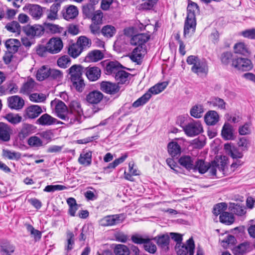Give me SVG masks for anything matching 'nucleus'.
Returning <instances> with one entry per match:
<instances>
[{
	"mask_svg": "<svg viewBox=\"0 0 255 255\" xmlns=\"http://www.w3.org/2000/svg\"><path fill=\"white\" fill-rule=\"evenodd\" d=\"M220 222L227 225H230L234 221V217L232 213L227 212L222 213L220 216Z\"/></svg>",
	"mask_w": 255,
	"mask_h": 255,
	"instance_id": "nucleus-45",
	"label": "nucleus"
},
{
	"mask_svg": "<svg viewBox=\"0 0 255 255\" xmlns=\"http://www.w3.org/2000/svg\"><path fill=\"white\" fill-rule=\"evenodd\" d=\"M204 112V108L202 105H196L191 109L190 113L192 117L199 119L202 117Z\"/></svg>",
	"mask_w": 255,
	"mask_h": 255,
	"instance_id": "nucleus-41",
	"label": "nucleus"
},
{
	"mask_svg": "<svg viewBox=\"0 0 255 255\" xmlns=\"http://www.w3.org/2000/svg\"><path fill=\"white\" fill-rule=\"evenodd\" d=\"M69 110L77 115L83 116V111L80 103L78 101H72L69 105Z\"/></svg>",
	"mask_w": 255,
	"mask_h": 255,
	"instance_id": "nucleus-39",
	"label": "nucleus"
},
{
	"mask_svg": "<svg viewBox=\"0 0 255 255\" xmlns=\"http://www.w3.org/2000/svg\"><path fill=\"white\" fill-rule=\"evenodd\" d=\"M90 39L84 36H80L77 41V45L79 48L89 47L91 46Z\"/></svg>",
	"mask_w": 255,
	"mask_h": 255,
	"instance_id": "nucleus-52",
	"label": "nucleus"
},
{
	"mask_svg": "<svg viewBox=\"0 0 255 255\" xmlns=\"http://www.w3.org/2000/svg\"><path fill=\"white\" fill-rule=\"evenodd\" d=\"M252 250V247L251 244L248 242H245L234 247L232 252L234 255H244Z\"/></svg>",
	"mask_w": 255,
	"mask_h": 255,
	"instance_id": "nucleus-16",
	"label": "nucleus"
},
{
	"mask_svg": "<svg viewBox=\"0 0 255 255\" xmlns=\"http://www.w3.org/2000/svg\"><path fill=\"white\" fill-rule=\"evenodd\" d=\"M198 5L191 2L187 6V15L185 21L184 34V35L190 36L195 31L196 26V14L199 13Z\"/></svg>",
	"mask_w": 255,
	"mask_h": 255,
	"instance_id": "nucleus-1",
	"label": "nucleus"
},
{
	"mask_svg": "<svg viewBox=\"0 0 255 255\" xmlns=\"http://www.w3.org/2000/svg\"><path fill=\"white\" fill-rule=\"evenodd\" d=\"M62 49H36L37 54L41 57H46L48 54H57L60 52Z\"/></svg>",
	"mask_w": 255,
	"mask_h": 255,
	"instance_id": "nucleus-48",
	"label": "nucleus"
},
{
	"mask_svg": "<svg viewBox=\"0 0 255 255\" xmlns=\"http://www.w3.org/2000/svg\"><path fill=\"white\" fill-rule=\"evenodd\" d=\"M158 246L162 249H168L170 237L167 234L158 235L154 238Z\"/></svg>",
	"mask_w": 255,
	"mask_h": 255,
	"instance_id": "nucleus-31",
	"label": "nucleus"
},
{
	"mask_svg": "<svg viewBox=\"0 0 255 255\" xmlns=\"http://www.w3.org/2000/svg\"><path fill=\"white\" fill-rule=\"evenodd\" d=\"M104 57L103 53L99 50H94L90 52L86 57L87 61L90 62H97Z\"/></svg>",
	"mask_w": 255,
	"mask_h": 255,
	"instance_id": "nucleus-34",
	"label": "nucleus"
},
{
	"mask_svg": "<svg viewBox=\"0 0 255 255\" xmlns=\"http://www.w3.org/2000/svg\"><path fill=\"white\" fill-rule=\"evenodd\" d=\"M62 16L66 20L75 18L78 15V10L76 6L70 5L64 7L61 11Z\"/></svg>",
	"mask_w": 255,
	"mask_h": 255,
	"instance_id": "nucleus-11",
	"label": "nucleus"
},
{
	"mask_svg": "<svg viewBox=\"0 0 255 255\" xmlns=\"http://www.w3.org/2000/svg\"><path fill=\"white\" fill-rule=\"evenodd\" d=\"M80 164L85 166H89L92 163V152H87L83 154H81L78 159Z\"/></svg>",
	"mask_w": 255,
	"mask_h": 255,
	"instance_id": "nucleus-38",
	"label": "nucleus"
},
{
	"mask_svg": "<svg viewBox=\"0 0 255 255\" xmlns=\"http://www.w3.org/2000/svg\"><path fill=\"white\" fill-rule=\"evenodd\" d=\"M219 120V116L215 111H208L204 116V121L207 125L214 126Z\"/></svg>",
	"mask_w": 255,
	"mask_h": 255,
	"instance_id": "nucleus-24",
	"label": "nucleus"
},
{
	"mask_svg": "<svg viewBox=\"0 0 255 255\" xmlns=\"http://www.w3.org/2000/svg\"><path fill=\"white\" fill-rule=\"evenodd\" d=\"M132 76L131 74L121 69L114 77L118 84H125L129 83Z\"/></svg>",
	"mask_w": 255,
	"mask_h": 255,
	"instance_id": "nucleus-20",
	"label": "nucleus"
},
{
	"mask_svg": "<svg viewBox=\"0 0 255 255\" xmlns=\"http://www.w3.org/2000/svg\"><path fill=\"white\" fill-rule=\"evenodd\" d=\"M50 68L47 66H43L38 70L36 73V78L38 81H41L49 77Z\"/></svg>",
	"mask_w": 255,
	"mask_h": 255,
	"instance_id": "nucleus-40",
	"label": "nucleus"
},
{
	"mask_svg": "<svg viewBox=\"0 0 255 255\" xmlns=\"http://www.w3.org/2000/svg\"><path fill=\"white\" fill-rule=\"evenodd\" d=\"M221 134L225 140H233L234 138L232 126L229 123H225L222 128Z\"/></svg>",
	"mask_w": 255,
	"mask_h": 255,
	"instance_id": "nucleus-28",
	"label": "nucleus"
},
{
	"mask_svg": "<svg viewBox=\"0 0 255 255\" xmlns=\"http://www.w3.org/2000/svg\"><path fill=\"white\" fill-rule=\"evenodd\" d=\"M36 127L31 124H24L19 128L18 136L20 140H22L31 134L35 133Z\"/></svg>",
	"mask_w": 255,
	"mask_h": 255,
	"instance_id": "nucleus-12",
	"label": "nucleus"
},
{
	"mask_svg": "<svg viewBox=\"0 0 255 255\" xmlns=\"http://www.w3.org/2000/svg\"><path fill=\"white\" fill-rule=\"evenodd\" d=\"M60 6L59 3H53L47 11V19L51 21L58 19V12L60 8Z\"/></svg>",
	"mask_w": 255,
	"mask_h": 255,
	"instance_id": "nucleus-26",
	"label": "nucleus"
},
{
	"mask_svg": "<svg viewBox=\"0 0 255 255\" xmlns=\"http://www.w3.org/2000/svg\"><path fill=\"white\" fill-rule=\"evenodd\" d=\"M151 97V95L147 92L133 103L132 107L136 108L143 106L148 102Z\"/></svg>",
	"mask_w": 255,
	"mask_h": 255,
	"instance_id": "nucleus-36",
	"label": "nucleus"
},
{
	"mask_svg": "<svg viewBox=\"0 0 255 255\" xmlns=\"http://www.w3.org/2000/svg\"><path fill=\"white\" fill-rule=\"evenodd\" d=\"M94 4L91 2V3H88L84 5L82 7L83 14L87 17L92 16L94 10V8L93 6Z\"/></svg>",
	"mask_w": 255,
	"mask_h": 255,
	"instance_id": "nucleus-57",
	"label": "nucleus"
},
{
	"mask_svg": "<svg viewBox=\"0 0 255 255\" xmlns=\"http://www.w3.org/2000/svg\"><path fill=\"white\" fill-rule=\"evenodd\" d=\"M44 25L48 31L52 33H60L64 31L63 27L57 24L51 23H44Z\"/></svg>",
	"mask_w": 255,
	"mask_h": 255,
	"instance_id": "nucleus-47",
	"label": "nucleus"
},
{
	"mask_svg": "<svg viewBox=\"0 0 255 255\" xmlns=\"http://www.w3.org/2000/svg\"><path fill=\"white\" fill-rule=\"evenodd\" d=\"M194 166V167L192 169L193 171H198L199 173L203 174L208 171L209 167V163L205 162L202 159H198L195 162Z\"/></svg>",
	"mask_w": 255,
	"mask_h": 255,
	"instance_id": "nucleus-30",
	"label": "nucleus"
},
{
	"mask_svg": "<svg viewBox=\"0 0 255 255\" xmlns=\"http://www.w3.org/2000/svg\"><path fill=\"white\" fill-rule=\"evenodd\" d=\"M42 113V110L40 106L32 105L25 109L24 117L26 118L34 119L38 117Z\"/></svg>",
	"mask_w": 255,
	"mask_h": 255,
	"instance_id": "nucleus-13",
	"label": "nucleus"
},
{
	"mask_svg": "<svg viewBox=\"0 0 255 255\" xmlns=\"http://www.w3.org/2000/svg\"><path fill=\"white\" fill-rule=\"evenodd\" d=\"M114 253L116 255H129L130 251L126 245L119 244L115 247Z\"/></svg>",
	"mask_w": 255,
	"mask_h": 255,
	"instance_id": "nucleus-46",
	"label": "nucleus"
},
{
	"mask_svg": "<svg viewBox=\"0 0 255 255\" xmlns=\"http://www.w3.org/2000/svg\"><path fill=\"white\" fill-rule=\"evenodd\" d=\"M23 10L28 11L33 18L37 19H39L43 14L42 8L37 4L26 5L23 7Z\"/></svg>",
	"mask_w": 255,
	"mask_h": 255,
	"instance_id": "nucleus-9",
	"label": "nucleus"
},
{
	"mask_svg": "<svg viewBox=\"0 0 255 255\" xmlns=\"http://www.w3.org/2000/svg\"><path fill=\"white\" fill-rule=\"evenodd\" d=\"M145 1L141 3L140 5V8L142 9L147 10L151 9L153 6L157 3L156 0H144Z\"/></svg>",
	"mask_w": 255,
	"mask_h": 255,
	"instance_id": "nucleus-64",
	"label": "nucleus"
},
{
	"mask_svg": "<svg viewBox=\"0 0 255 255\" xmlns=\"http://www.w3.org/2000/svg\"><path fill=\"white\" fill-rule=\"evenodd\" d=\"M11 128L6 124L0 122V140L4 141H8L10 139Z\"/></svg>",
	"mask_w": 255,
	"mask_h": 255,
	"instance_id": "nucleus-19",
	"label": "nucleus"
},
{
	"mask_svg": "<svg viewBox=\"0 0 255 255\" xmlns=\"http://www.w3.org/2000/svg\"><path fill=\"white\" fill-rule=\"evenodd\" d=\"M144 249L151 254H154L156 251V246L152 243L149 239H146V241L144 244Z\"/></svg>",
	"mask_w": 255,
	"mask_h": 255,
	"instance_id": "nucleus-60",
	"label": "nucleus"
},
{
	"mask_svg": "<svg viewBox=\"0 0 255 255\" xmlns=\"http://www.w3.org/2000/svg\"><path fill=\"white\" fill-rule=\"evenodd\" d=\"M232 67L240 71H248L252 70L253 65L248 58L243 57L240 55H235L232 63Z\"/></svg>",
	"mask_w": 255,
	"mask_h": 255,
	"instance_id": "nucleus-2",
	"label": "nucleus"
},
{
	"mask_svg": "<svg viewBox=\"0 0 255 255\" xmlns=\"http://www.w3.org/2000/svg\"><path fill=\"white\" fill-rule=\"evenodd\" d=\"M82 117V116L77 115L68 110L67 113L64 115L62 120L64 121L65 122V124L67 125L79 124L81 123Z\"/></svg>",
	"mask_w": 255,
	"mask_h": 255,
	"instance_id": "nucleus-10",
	"label": "nucleus"
},
{
	"mask_svg": "<svg viewBox=\"0 0 255 255\" xmlns=\"http://www.w3.org/2000/svg\"><path fill=\"white\" fill-rule=\"evenodd\" d=\"M36 124L42 126H50L59 124L57 120L48 114H44L36 121Z\"/></svg>",
	"mask_w": 255,
	"mask_h": 255,
	"instance_id": "nucleus-15",
	"label": "nucleus"
},
{
	"mask_svg": "<svg viewBox=\"0 0 255 255\" xmlns=\"http://www.w3.org/2000/svg\"><path fill=\"white\" fill-rule=\"evenodd\" d=\"M191 71L198 75L207 74L208 72V67L207 62L200 60L194 65L192 66Z\"/></svg>",
	"mask_w": 255,
	"mask_h": 255,
	"instance_id": "nucleus-17",
	"label": "nucleus"
},
{
	"mask_svg": "<svg viewBox=\"0 0 255 255\" xmlns=\"http://www.w3.org/2000/svg\"><path fill=\"white\" fill-rule=\"evenodd\" d=\"M51 106L56 116L62 120L68 110L65 103L58 99H55L51 102Z\"/></svg>",
	"mask_w": 255,
	"mask_h": 255,
	"instance_id": "nucleus-6",
	"label": "nucleus"
},
{
	"mask_svg": "<svg viewBox=\"0 0 255 255\" xmlns=\"http://www.w3.org/2000/svg\"><path fill=\"white\" fill-rule=\"evenodd\" d=\"M14 247L5 239H0V253L1 255H11L14 252Z\"/></svg>",
	"mask_w": 255,
	"mask_h": 255,
	"instance_id": "nucleus-18",
	"label": "nucleus"
},
{
	"mask_svg": "<svg viewBox=\"0 0 255 255\" xmlns=\"http://www.w3.org/2000/svg\"><path fill=\"white\" fill-rule=\"evenodd\" d=\"M150 35L147 33H140L132 36L130 40L131 45L142 48L149 39Z\"/></svg>",
	"mask_w": 255,
	"mask_h": 255,
	"instance_id": "nucleus-8",
	"label": "nucleus"
},
{
	"mask_svg": "<svg viewBox=\"0 0 255 255\" xmlns=\"http://www.w3.org/2000/svg\"><path fill=\"white\" fill-rule=\"evenodd\" d=\"M39 136L42 138L50 141L54 137V133L52 130L48 129L43 131L39 133Z\"/></svg>",
	"mask_w": 255,
	"mask_h": 255,
	"instance_id": "nucleus-61",
	"label": "nucleus"
},
{
	"mask_svg": "<svg viewBox=\"0 0 255 255\" xmlns=\"http://www.w3.org/2000/svg\"><path fill=\"white\" fill-rule=\"evenodd\" d=\"M234 57L231 52H224L221 55V60L223 64L227 65L230 63L232 64Z\"/></svg>",
	"mask_w": 255,
	"mask_h": 255,
	"instance_id": "nucleus-50",
	"label": "nucleus"
},
{
	"mask_svg": "<svg viewBox=\"0 0 255 255\" xmlns=\"http://www.w3.org/2000/svg\"><path fill=\"white\" fill-rule=\"evenodd\" d=\"M49 77L53 79L60 80L63 78V73L59 70L50 68Z\"/></svg>",
	"mask_w": 255,
	"mask_h": 255,
	"instance_id": "nucleus-59",
	"label": "nucleus"
},
{
	"mask_svg": "<svg viewBox=\"0 0 255 255\" xmlns=\"http://www.w3.org/2000/svg\"><path fill=\"white\" fill-rule=\"evenodd\" d=\"M28 145L32 147L39 148L43 146V142L39 137L33 135L30 137L27 141Z\"/></svg>",
	"mask_w": 255,
	"mask_h": 255,
	"instance_id": "nucleus-44",
	"label": "nucleus"
},
{
	"mask_svg": "<svg viewBox=\"0 0 255 255\" xmlns=\"http://www.w3.org/2000/svg\"><path fill=\"white\" fill-rule=\"evenodd\" d=\"M146 53V49H133L128 56L132 62L140 65L141 64L142 59Z\"/></svg>",
	"mask_w": 255,
	"mask_h": 255,
	"instance_id": "nucleus-14",
	"label": "nucleus"
},
{
	"mask_svg": "<svg viewBox=\"0 0 255 255\" xmlns=\"http://www.w3.org/2000/svg\"><path fill=\"white\" fill-rule=\"evenodd\" d=\"M100 89L107 94H115L119 89L116 84L107 81H103L100 84Z\"/></svg>",
	"mask_w": 255,
	"mask_h": 255,
	"instance_id": "nucleus-23",
	"label": "nucleus"
},
{
	"mask_svg": "<svg viewBox=\"0 0 255 255\" xmlns=\"http://www.w3.org/2000/svg\"><path fill=\"white\" fill-rule=\"evenodd\" d=\"M29 99L33 102L40 103L45 100L46 97L43 94L33 93L29 96Z\"/></svg>",
	"mask_w": 255,
	"mask_h": 255,
	"instance_id": "nucleus-58",
	"label": "nucleus"
},
{
	"mask_svg": "<svg viewBox=\"0 0 255 255\" xmlns=\"http://www.w3.org/2000/svg\"><path fill=\"white\" fill-rule=\"evenodd\" d=\"M23 30L27 35L32 37L40 36L44 32V27L39 24L27 25L23 27Z\"/></svg>",
	"mask_w": 255,
	"mask_h": 255,
	"instance_id": "nucleus-7",
	"label": "nucleus"
},
{
	"mask_svg": "<svg viewBox=\"0 0 255 255\" xmlns=\"http://www.w3.org/2000/svg\"><path fill=\"white\" fill-rule=\"evenodd\" d=\"M231 211L239 216H242L246 214V207L243 205L232 203L230 206Z\"/></svg>",
	"mask_w": 255,
	"mask_h": 255,
	"instance_id": "nucleus-35",
	"label": "nucleus"
},
{
	"mask_svg": "<svg viewBox=\"0 0 255 255\" xmlns=\"http://www.w3.org/2000/svg\"><path fill=\"white\" fill-rule=\"evenodd\" d=\"M71 63V60L67 55H64L57 60V65L62 68H67Z\"/></svg>",
	"mask_w": 255,
	"mask_h": 255,
	"instance_id": "nucleus-53",
	"label": "nucleus"
},
{
	"mask_svg": "<svg viewBox=\"0 0 255 255\" xmlns=\"http://www.w3.org/2000/svg\"><path fill=\"white\" fill-rule=\"evenodd\" d=\"M101 32L104 36L107 38H111L116 34V29L112 25H106L103 27Z\"/></svg>",
	"mask_w": 255,
	"mask_h": 255,
	"instance_id": "nucleus-42",
	"label": "nucleus"
},
{
	"mask_svg": "<svg viewBox=\"0 0 255 255\" xmlns=\"http://www.w3.org/2000/svg\"><path fill=\"white\" fill-rule=\"evenodd\" d=\"M103 94L99 91H93L86 96L87 101L93 105L99 103L103 98Z\"/></svg>",
	"mask_w": 255,
	"mask_h": 255,
	"instance_id": "nucleus-21",
	"label": "nucleus"
},
{
	"mask_svg": "<svg viewBox=\"0 0 255 255\" xmlns=\"http://www.w3.org/2000/svg\"><path fill=\"white\" fill-rule=\"evenodd\" d=\"M194 249L195 244L192 238L188 240L186 245L179 244L175 246V250L178 255H193Z\"/></svg>",
	"mask_w": 255,
	"mask_h": 255,
	"instance_id": "nucleus-5",
	"label": "nucleus"
},
{
	"mask_svg": "<svg viewBox=\"0 0 255 255\" xmlns=\"http://www.w3.org/2000/svg\"><path fill=\"white\" fill-rule=\"evenodd\" d=\"M63 42L59 37H52L47 43L46 46L44 48H62Z\"/></svg>",
	"mask_w": 255,
	"mask_h": 255,
	"instance_id": "nucleus-43",
	"label": "nucleus"
},
{
	"mask_svg": "<svg viewBox=\"0 0 255 255\" xmlns=\"http://www.w3.org/2000/svg\"><path fill=\"white\" fill-rule=\"evenodd\" d=\"M27 229L30 232L31 235H33L35 241L39 240L41 239V233L39 231L35 230L31 225H28Z\"/></svg>",
	"mask_w": 255,
	"mask_h": 255,
	"instance_id": "nucleus-62",
	"label": "nucleus"
},
{
	"mask_svg": "<svg viewBox=\"0 0 255 255\" xmlns=\"http://www.w3.org/2000/svg\"><path fill=\"white\" fill-rule=\"evenodd\" d=\"M69 71L71 81H75L77 80V78L82 77V67L81 65H74L69 68Z\"/></svg>",
	"mask_w": 255,
	"mask_h": 255,
	"instance_id": "nucleus-29",
	"label": "nucleus"
},
{
	"mask_svg": "<svg viewBox=\"0 0 255 255\" xmlns=\"http://www.w3.org/2000/svg\"><path fill=\"white\" fill-rule=\"evenodd\" d=\"M35 82L31 78L28 79L27 81L24 84L21 91L23 93H29L34 88Z\"/></svg>",
	"mask_w": 255,
	"mask_h": 255,
	"instance_id": "nucleus-49",
	"label": "nucleus"
},
{
	"mask_svg": "<svg viewBox=\"0 0 255 255\" xmlns=\"http://www.w3.org/2000/svg\"><path fill=\"white\" fill-rule=\"evenodd\" d=\"M168 83L164 82L160 83H158L154 86L151 87L148 91V93H149L151 95H156L161 92H162L167 86Z\"/></svg>",
	"mask_w": 255,
	"mask_h": 255,
	"instance_id": "nucleus-37",
	"label": "nucleus"
},
{
	"mask_svg": "<svg viewBox=\"0 0 255 255\" xmlns=\"http://www.w3.org/2000/svg\"><path fill=\"white\" fill-rule=\"evenodd\" d=\"M86 76L91 81L97 80L101 76V70L97 67H88L86 70Z\"/></svg>",
	"mask_w": 255,
	"mask_h": 255,
	"instance_id": "nucleus-27",
	"label": "nucleus"
},
{
	"mask_svg": "<svg viewBox=\"0 0 255 255\" xmlns=\"http://www.w3.org/2000/svg\"><path fill=\"white\" fill-rule=\"evenodd\" d=\"M77 79H78V78H77ZM71 82L73 87L75 88L77 91L80 92L83 91L85 87V83L82 77H80V78H78V80H75V81H71Z\"/></svg>",
	"mask_w": 255,
	"mask_h": 255,
	"instance_id": "nucleus-56",
	"label": "nucleus"
},
{
	"mask_svg": "<svg viewBox=\"0 0 255 255\" xmlns=\"http://www.w3.org/2000/svg\"><path fill=\"white\" fill-rule=\"evenodd\" d=\"M124 214L106 216L99 221V224L103 227L112 226L122 223L125 219Z\"/></svg>",
	"mask_w": 255,
	"mask_h": 255,
	"instance_id": "nucleus-4",
	"label": "nucleus"
},
{
	"mask_svg": "<svg viewBox=\"0 0 255 255\" xmlns=\"http://www.w3.org/2000/svg\"><path fill=\"white\" fill-rule=\"evenodd\" d=\"M184 131L187 136L193 137L203 131V127L199 121L191 119V121L184 127Z\"/></svg>",
	"mask_w": 255,
	"mask_h": 255,
	"instance_id": "nucleus-3",
	"label": "nucleus"
},
{
	"mask_svg": "<svg viewBox=\"0 0 255 255\" xmlns=\"http://www.w3.org/2000/svg\"><path fill=\"white\" fill-rule=\"evenodd\" d=\"M236 240L235 237L231 235H227L225 238L221 241L222 246L225 248H228L230 245L235 244Z\"/></svg>",
	"mask_w": 255,
	"mask_h": 255,
	"instance_id": "nucleus-51",
	"label": "nucleus"
},
{
	"mask_svg": "<svg viewBox=\"0 0 255 255\" xmlns=\"http://www.w3.org/2000/svg\"><path fill=\"white\" fill-rule=\"evenodd\" d=\"M239 132L241 135L249 134L251 133V124L246 123L239 128Z\"/></svg>",
	"mask_w": 255,
	"mask_h": 255,
	"instance_id": "nucleus-63",
	"label": "nucleus"
},
{
	"mask_svg": "<svg viewBox=\"0 0 255 255\" xmlns=\"http://www.w3.org/2000/svg\"><path fill=\"white\" fill-rule=\"evenodd\" d=\"M67 245L66 247V250L69 251L73 249L74 245V235L73 233L69 231L67 233Z\"/></svg>",
	"mask_w": 255,
	"mask_h": 255,
	"instance_id": "nucleus-55",
	"label": "nucleus"
},
{
	"mask_svg": "<svg viewBox=\"0 0 255 255\" xmlns=\"http://www.w3.org/2000/svg\"><path fill=\"white\" fill-rule=\"evenodd\" d=\"M168 151L172 157H175L180 154L181 152V148L177 142H170L168 143Z\"/></svg>",
	"mask_w": 255,
	"mask_h": 255,
	"instance_id": "nucleus-33",
	"label": "nucleus"
},
{
	"mask_svg": "<svg viewBox=\"0 0 255 255\" xmlns=\"http://www.w3.org/2000/svg\"><path fill=\"white\" fill-rule=\"evenodd\" d=\"M210 105L217 107L220 110H225L226 109V103L223 99L219 97H214L210 99L208 102Z\"/></svg>",
	"mask_w": 255,
	"mask_h": 255,
	"instance_id": "nucleus-32",
	"label": "nucleus"
},
{
	"mask_svg": "<svg viewBox=\"0 0 255 255\" xmlns=\"http://www.w3.org/2000/svg\"><path fill=\"white\" fill-rule=\"evenodd\" d=\"M179 163L188 170H191L194 167V158L189 155H183L179 159Z\"/></svg>",
	"mask_w": 255,
	"mask_h": 255,
	"instance_id": "nucleus-25",
	"label": "nucleus"
},
{
	"mask_svg": "<svg viewBox=\"0 0 255 255\" xmlns=\"http://www.w3.org/2000/svg\"><path fill=\"white\" fill-rule=\"evenodd\" d=\"M124 67L117 61H111L106 66L105 68L106 73L108 75H113L115 77L121 69Z\"/></svg>",
	"mask_w": 255,
	"mask_h": 255,
	"instance_id": "nucleus-22",
	"label": "nucleus"
},
{
	"mask_svg": "<svg viewBox=\"0 0 255 255\" xmlns=\"http://www.w3.org/2000/svg\"><path fill=\"white\" fill-rule=\"evenodd\" d=\"M227 205L226 203L222 202L216 204L213 209V214L217 216L219 214H221L222 213L225 212L224 211L227 209Z\"/></svg>",
	"mask_w": 255,
	"mask_h": 255,
	"instance_id": "nucleus-54",
	"label": "nucleus"
}]
</instances>
